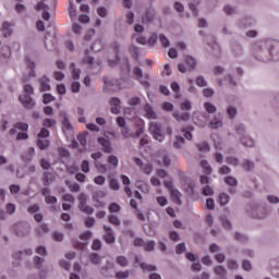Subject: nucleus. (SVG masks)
I'll use <instances>...</instances> for the list:
<instances>
[{"mask_svg":"<svg viewBox=\"0 0 279 279\" xmlns=\"http://www.w3.org/2000/svg\"><path fill=\"white\" fill-rule=\"evenodd\" d=\"M185 64H186L189 71H193V69H195V66H197V61H195V58H193L191 56H186Z\"/></svg>","mask_w":279,"mask_h":279,"instance_id":"nucleus-21","label":"nucleus"},{"mask_svg":"<svg viewBox=\"0 0 279 279\" xmlns=\"http://www.w3.org/2000/svg\"><path fill=\"white\" fill-rule=\"evenodd\" d=\"M95 184H98L99 186H104L106 184V178L104 175H98L94 178Z\"/></svg>","mask_w":279,"mask_h":279,"instance_id":"nucleus-57","label":"nucleus"},{"mask_svg":"<svg viewBox=\"0 0 279 279\" xmlns=\"http://www.w3.org/2000/svg\"><path fill=\"white\" fill-rule=\"evenodd\" d=\"M226 162L227 165H231V167H239L241 165V161L236 157H227Z\"/></svg>","mask_w":279,"mask_h":279,"instance_id":"nucleus-33","label":"nucleus"},{"mask_svg":"<svg viewBox=\"0 0 279 279\" xmlns=\"http://www.w3.org/2000/svg\"><path fill=\"white\" fill-rule=\"evenodd\" d=\"M112 114H121V99L113 97L109 101Z\"/></svg>","mask_w":279,"mask_h":279,"instance_id":"nucleus-11","label":"nucleus"},{"mask_svg":"<svg viewBox=\"0 0 279 279\" xmlns=\"http://www.w3.org/2000/svg\"><path fill=\"white\" fill-rule=\"evenodd\" d=\"M36 232L38 236H40L41 234H47V232H49V227L46 223H43L37 227Z\"/></svg>","mask_w":279,"mask_h":279,"instance_id":"nucleus-38","label":"nucleus"},{"mask_svg":"<svg viewBox=\"0 0 279 279\" xmlns=\"http://www.w3.org/2000/svg\"><path fill=\"white\" fill-rule=\"evenodd\" d=\"M267 201L269 204H279V197L276 195H268Z\"/></svg>","mask_w":279,"mask_h":279,"instance_id":"nucleus-64","label":"nucleus"},{"mask_svg":"<svg viewBox=\"0 0 279 279\" xmlns=\"http://www.w3.org/2000/svg\"><path fill=\"white\" fill-rule=\"evenodd\" d=\"M135 133H132L126 125L122 126L120 132L123 138H138L145 132V121L143 119L135 118Z\"/></svg>","mask_w":279,"mask_h":279,"instance_id":"nucleus-2","label":"nucleus"},{"mask_svg":"<svg viewBox=\"0 0 279 279\" xmlns=\"http://www.w3.org/2000/svg\"><path fill=\"white\" fill-rule=\"evenodd\" d=\"M109 213H121V206L117 203H111L109 205Z\"/></svg>","mask_w":279,"mask_h":279,"instance_id":"nucleus-51","label":"nucleus"},{"mask_svg":"<svg viewBox=\"0 0 279 279\" xmlns=\"http://www.w3.org/2000/svg\"><path fill=\"white\" fill-rule=\"evenodd\" d=\"M149 132L153 134V138L155 141H158L159 143H162L165 141V134H162V126L158 124L157 122H153L149 124Z\"/></svg>","mask_w":279,"mask_h":279,"instance_id":"nucleus-6","label":"nucleus"},{"mask_svg":"<svg viewBox=\"0 0 279 279\" xmlns=\"http://www.w3.org/2000/svg\"><path fill=\"white\" fill-rule=\"evenodd\" d=\"M108 221H109V223H111V226H116L117 228H119V226H121V220L116 215H110L108 217Z\"/></svg>","mask_w":279,"mask_h":279,"instance_id":"nucleus-32","label":"nucleus"},{"mask_svg":"<svg viewBox=\"0 0 279 279\" xmlns=\"http://www.w3.org/2000/svg\"><path fill=\"white\" fill-rule=\"evenodd\" d=\"M159 43L161 44V46L165 49H167V47L171 46V43L169 41V38H167V36H165V34L159 35Z\"/></svg>","mask_w":279,"mask_h":279,"instance_id":"nucleus-34","label":"nucleus"},{"mask_svg":"<svg viewBox=\"0 0 279 279\" xmlns=\"http://www.w3.org/2000/svg\"><path fill=\"white\" fill-rule=\"evenodd\" d=\"M144 110H145V117L147 119H156V112L154 111V108H151V106L146 105L144 107Z\"/></svg>","mask_w":279,"mask_h":279,"instance_id":"nucleus-24","label":"nucleus"},{"mask_svg":"<svg viewBox=\"0 0 279 279\" xmlns=\"http://www.w3.org/2000/svg\"><path fill=\"white\" fill-rule=\"evenodd\" d=\"M141 170L143 171V173H146L147 175H149V173L154 171V167L151 166V163H146L142 166Z\"/></svg>","mask_w":279,"mask_h":279,"instance_id":"nucleus-52","label":"nucleus"},{"mask_svg":"<svg viewBox=\"0 0 279 279\" xmlns=\"http://www.w3.org/2000/svg\"><path fill=\"white\" fill-rule=\"evenodd\" d=\"M80 239H81V241H88V240L93 239V232L85 231L80 234Z\"/></svg>","mask_w":279,"mask_h":279,"instance_id":"nucleus-53","label":"nucleus"},{"mask_svg":"<svg viewBox=\"0 0 279 279\" xmlns=\"http://www.w3.org/2000/svg\"><path fill=\"white\" fill-rule=\"evenodd\" d=\"M25 63L27 69H29L28 75L29 77H36V72L34 69H36V63L28 59V57L25 58Z\"/></svg>","mask_w":279,"mask_h":279,"instance_id":"nucleus-17","label":"nucleus"},{"mask_svg":"<svg viewBox=\"0 0 279 279\" xmlns=\"http://www.w3.org/2000/svg\"><path fill=\"white\" fill-rule=\"evenodd\" d=\"M223 126V121L221 118L215 117L210 122H209V128L211 130H219V128Z\"/></svg>","mask_w":279,"mask_h":279,"instance_id":"nucleus-18","label":"nucleus"},{"mask_svg":"<svg viewBox=\"0 0 279 279\" xmlns=\"http://www.w3.org/2000/svg\"><path fill=\"white\" fill-rule=\"evenodd\" d=\"M78 202H80L78 208H80V210H82V213H85V215H93V213H95L93 207H90L86 204V202H87L86 194H80Z\"/></svg>","mask_w":279,"mask_h":279,"instance_id":"nucleus-7","label":"nucleus"},{"mask_svg":"<svg viewBox=\"0 0 279 279\" xmlns=\"http://www.w3.org/2000/svg\"><path fill=\"white\" fill-rule=\"evenodd\" d=\"M156 247V242L154 241H148V242H144V250L145 252H154V248Z\"/></svg>","mask_w":279,"mask_h":279,"instance_id":"nucleus-42","label":"nucleus"},{"mask_svg":"<svg viewBox=\"0 0 279 279\" xmlns=\"http://www.w3.org/2000/svg\"><path fill=\"white\" fill-rule=\"evenodd\" d=\"M53 180H56V175L53 173L51 172L44 173V186H49V184H51Z\"/></svg>","mask_w":279,"mask_h":279,"instance_id":"nucleus-23","label":"nucleus"},{"mask_svg":"<svg viewBox=\"0 0 279 279\" xmlns=\"http://www.w3.org/2000/svg\"><path fill=\"white\" fill-rule=\"evenodd\" d=\"M98 143L101 145L105 154H112V144H110V141L106 140L105 137H98Z\"/></svg>","mask_w":279,"mask_h":279,"instance_id":"nucleus-14","label":"nucleus"},{"mask_svg":"<svg viewBox=\"0 0 279 279\" xmlns=\"http://www.w3.org/2000/svg\"><path fill=\"white\" fill-rule=\"evenodd\" d=\"M141 269H143V271H156V266L154 265H148V264H145V263H142L140 265Z\"/></svg>","mask_w":279,"mask_h":279,"instance_id":"nucleus-49","label":"nucleus"},{"mask_svg":"<svg viewBox=\"0 0 279 279\" xmlns=\"http://www.w3.org/2000/svg\"><path fill=\"white\" fill-rule=\"evenodd\" d=\"M89 260L94 265H99V263H101V257H99V254L93 253V254L89 255Z\"/></svg>","mask_w":279,"mask_h":279,"instance_id":"nucleus-43","label":"nucleus"},{"mask_svg":"<svg viewBox=\"0 0 279 279\" xmlns=\"http://www.w3.org/2000/svg\"><path fill=\"white\" fill-rule=\"evenodd\" d=\"M28 158L25 159V155H22V160L24 162H32V158H34V154H36V150L34 149V147H29L27 153Z\"/></svg>","mask_w":279,"mask_h":279,"instance_id":"nucleus-30","label":"nucleus"},{"mask_svg":"<svg viewBox=\"0 0 279 279\" xmlns=\"http://www.w3.org/2000/svg\"><path fill=\"white\" fill-rule=\"evenodd\" d=\"M56 97H53L51 94H44L43 95V102L44 104H51V101H54Z\"/></svg>","mask_w":279,"mask_h":279,"instance_id":"nucleus-54","label":"nucleus"},{"mask_svg":"<svg viewBox=\"0 0 279 279\" xmlns=\"http://www.w3.org/2000/svg\"><path fill=\"white\" fill-rule=\"evenodd\" d=\"M134 75L137 77L142 86L148 88L149 86V75L143 76V70L141 68H134Z\"/></svg>","mask_w":279,"mask_h":279,"instance_id":"nucleus-8","label":"nucleus"},{"mask_svg":"<svg viewBox=\"0 0 279 279\" xmlns=\"http://www.w3.org/2000/svg\"><path fill=\"white\" fill-rule=\"evenodd\" d=\"M197 148L199 151H210V145H208V142L197 144Z\"/></svg>","mask_w":279,"mask_h":279,"instance_id":"nucleus-47","label":"nucleus"},{"mask_svg":"<svg viewBox=\"0 0 279 279\" xmlns=\"http://www.w3.org/2000/svg\"><path fill=\"white\" fill-rule=\"evenodd\" d=\"M81 170L83 171V173H89L90 172V163L88 162V160H83L82 161Z\"/></svg>","mask_w":279,"mask_h":279,"instance_id":"nucleus-45","label":"nucleus"},{"mask_svg":"<svg viewBox=\"0 0 279 279\" xmlns=\"http://www.w3.org/2000/svg\"><path fill=\"white\" fill-rule=\"evenodd\" d=\"M201 167H202V169H203L208 175H210V173H213V168L210 167V165L208 163L207 160H202V161H201Z\"/></svg>","mask_w":279,"mask_h":279,"instance_id":"nucleus-36","label":"nucleus"},{"mask_svg":"<svg viewBox=\"0 0 279 279\" xmlns=\"http://www.w3.org/2000/svg\"><path fill=\"white\" fill-rule=\"evenodd\" d=\"M180 108L181 110L183 111H189L193 108V105L191 104V100H183L181 104H180Z\"/></svg>","mask_w":279,"mask_h":279,"instance_id":"nucleus-40","label":"nucleus"},{"mask_svg":"<svg viewBox=\"0 0 279 279\" xmlns=\"http://www.w3.org/2000/svg\"><path fill=\"white\" fill-rule=\"evenodd\" d=\"M182 145H184V137L177 136L175 141L173 143V147H175L177 149H180V147H182Z\"/></svg>","mask_w":279,"mask_h":279,"instance_id":"nucleus-48","label":"nucleus"},{"mask_svg":"<svg viewBox=\"0 0 279 279\" xmlns=\"http://www.w3.org/2000/svg\"><path fill=\"white\" fill-rule=\"evenodd\" d=\"M170 88L175 93V99H180V84H178V82H172Z\"/></svg>","mask_w":279,"mask_h":279,"instance_id":"nucleus-37","label":"nucleus"},{"mask_svg":"<svg viewBox=\"0 0 279 279\" xmlns=\"http://www.w3.org/2000/svg\"><path fill=\"white\" fill-rule=\"evenodd\" d=\"M37 147L41 150L48 149L49 148V140L38 138L37 140Z\"/></svg>","mask_w":279,"mask_h":279,"instance_id":"nucleus-27","label":"nucleus"},{"mask_svg":"<svg viewBox=\"0 0 279 279\" xmlns=\"http://www.w3.org/2000/svg\"><path fill=\"white\" fill-rule=\"evenodd\" d=\"M108 162L109 165H112V167H119V158L114 155L108 157Z\"/></svg>","mask_w":279,"mask_h":279,"instance_id":"nucleus-55","label":"nucleus"},{"mask_svg":"<svg viewBox=\"0 0 279 279\" xmlns=\"http://www.w3.org/2000/svg\"><path fill=\"white\" fill-rule=\"evenodd\" d=\"M215 191H213V187H210L209 185H206L202 190V194L205 195L206 197H208L209 195H213Z\"/></svg>","mask_w":279,"mask_h":279,"instance_id":"nucleus-56","label":"nucleus"},{"mask_svg":"<svg viewBox=\"0 0 279 279\" xmlns=\"http://www.w3.org/2000/svg\"><path fill=\"white\" fill-rule=\"evenodd\" d=\"M191 132H193V126H187L182 130L183 136L187 141H192V138H193V133H191Z\"/></svg>","mask_w":279,"mask_h":279,"instance_id":"nucleus-31","label":"nucleus"},{"mask_svg":"<svg viewBox=\"0 0 279 279\" xmlns=\"http://www.w3.org/2000/svg\"><path fill=\"white\" fill-rule=\"evenodd\" d=\"M227 114L228 117H230L231 119H234V117H236V108L234 106H229L227 108Z\"/></svg>","mask_w":279,"mask_h":279,"instance_id":"nucleus-50","label":"nucleus"},{"mask_svg":"<svg viewBox=\"0 0 279 279\" xmlns=\"http://www.w3.org/2000/svg\"><path fill=\"white\" fill-rule=\"evenodd\" d=\"M51 82V80H49V77L47 76H41L39 78V84H40V90L41 92H47V90H51V85L49 84Z\"/></svg>","mask_w":279,"mask_h":279,"instance_id":"nucleus-15","label":"nucleus"},{"mask_svg":"<svg viewBox=\"0 0 279 279\" xmlns=\"http://www.w3.org/2000/svg\"><path fill=\"white\" fill-rule=\"evenodd\" d=\"M196 85H198L201 88H204V86L207 85L206 80L204 76L196 77Z\"/></svg>","mask_w":279,"mask_h":279,"instance_id":"nucleus-62","label":"nucleus"},{"mask_svg":"<svg viewBox=\"0 0 279 279\" xmlns=\"http://www.w3.org/2000/svg\"><path fill=\"white\" fill-rule=\"evenodd\" d=\"M70 70L72 71L73 80H80V75L82 74V70L75 68V63L70 64Z\"/></svg>","mask_w":279,"mask_h":279,"instance_id":"nucleus-26","label":"nucleus"},{"mask_svg":"<svg viewBox=\"0 0 279 279\" xmlns=\"http://www.w3.org/2000/svg\"><path fill=\"white\" fill-rule=\"evenodd\" d=\"M173 117H174V119H177V121H189V119H191V113H189V112H183V113L174 112Z\"/></svg>","mask_w":279,"mask_h":279,"instance_id":"nucleus-25","label":"nucleus"},{"mask_svg":"<svg viewBox=\"0 0 279 279\" xmlns=\"http://www.w3.org/2000/svg\"><path fill=\"white\" fill-rule=\"evenodd\" d=\"M49 137V130L47 129H41L40 132L38 133V138H47Z\"/></svg>","mask_w":279,"mask_h":279,"instance_id":"nucleus-63","label":"nucleus"},{"mask_svg":"<svg viewBox=\"0 0 279 279\" xmlns=\"http://www.w3.org/2000/svg\"><path fill=\"white\" fill-rule=\"evenodd\" d=\"M157 162L160 167H169V165H171V159L167 155L161 154L157 157Z\"/></svg>","mask_w":279,"mask_h":279,"instance_id":"nucleus-16","label":"nucleus"},{"mask_svg":"<svg viewBox=\"0 0 279 279\" xmlns=\"http://www.w3.org/2000/svg\"><path fill=\"white\" fill-rule=\"evenodd\" d=\"M251 53L257 62H263L264 64L279 62V40L262 39L251 48Z\"/></svg>","mask_w":279,"mask_h":279,"instance_id":"nucleus-1","label":"nucleus"},{"mask_svg":"<svg viewBox=\"0 0 279 279\" xmlns=\"http://www.w3.org/2000/svg\"><path fill=\"white\" fill-rule=\"evenodd\" d=\"M204 108L208 114H215V112H217V107L210 102H205Z\"/></svg>","mask_w":279,"mask_h":279,"instance_id":"nucleus-35","label":"nucleus"},{"mask_svg":"<svg viewBox=\"0 0 279 279\" xmlns=\"http://www.w3.org/2000/svg\"><path fill=\"white\" fill-rule=\"evenodd\" d=\"M269 271L274 278H279V257L269 260Z\"/></svg>","mask_w":279,"mask_h":279,"instance_id":"nucleus-9","label":"nucleus"},{"mask_svg":"<svg viewBox=\"0 0 279 279\" xmlns=\"http://www.w3.org/2000/svg\"><path fill=\"white\" fill-rule=\"evenodd\" d=\"M116 278L117 279H129L130 278V270L116 272Z\"/></svg>","mask_w":279,"mask_h":279,"instance_id":"nucleus-44","label":"nucleus"},{"mask_svg":"<svg viewBox=\"0 0 279 279\" xmlns=\"http://www.w3.org/2000/svg\"><path fill=\"white\" fill-rule=\"evenodd\" d=\"M104 231H105L104 241H106L109 244L114 243L116 238H114V232L112 231V228L108 226H104Z\"/></svg>","mask_w":279,"mask_h":279,"instance_id":"nucleus-13","label":"nucleus"},{"mask_svg":"<svg viewBox=\"0 0 279 279\" xmlns=\"http://www.w3.org/2000/svg\"><path fill=\"white\" fill-rule=\"evenodd\" d=\"M66 186H69L72 193H80V184L71 183V181H65Z\"/></svg>","mask_w":279,"mask_h":279,"instance_id":"nucleus-39","label":"nucleus"},{"mask_svg":"<svg viewBox=\"0 0 279 279\" xmlns=\"http://www.w3.org/2000/svg\"><path fill=\"white\" fill-rule=\"evenodd\" d=\"M230 172H231V169H230V167H228V166H222V167L218 170V173H219L220 175H228Z\"/></svg>","mask_w":279,"mask_h":279,"instance_id":"nucleus-60","label":"nucleus"},{"mask_svg":"<svg viewBox=\"0 0 279 279\" xmlns=\"http://www.w3.org/2000/svg\"><path fill=\"white\" fill-rule=\"evenodd\" d=\"M80 88H82V85L80 84V82H73L71 84L72 93H80Z\"/></svg>","mask_w":279,"mask_h":279,"instance_id":"nucleus-61","label":"nucleus"},{"mask_svg":"<svg viewBox=\"0 0 279 279\" xmlns=\"http://www.w3.org/2000/svg\"><path fill=\"white\" fill-rule=\"evenodd\" d=\"M220 206H226V204H229L230 196L226 193H220L218 196Z\"/></svg>","mask_w":279,"mask_h":279,"instance_id":"nucleus-28","label":"nucleus"},{"mask_svg":"<svg viewBox=\"0 0 279 279\" xmlns=\"http://www.w3.org/2000/svg\"><path fill=\"white\" fill-rule=\"evenodd\" d=\"M12 24L8 23V22H4L2 24V34L4 36V38H8L9 36H12Z\"/></svg>","mask_w":279,"mask_h":279,"instance_id":"nucleus-22","label":"nucleus"},{"mask_svg":"<svg viewBox=\"0 0 279 279\" xmlns=\"http://www.w3.org/2000/svg\"><path fill=\"white\" fill-rule=\"evenodd\" d=\"M129 106H138L141 105V98L140 97H132L128 101Z\"/></svg>","mask_w":279,"mask_h":279,"instance_id":"nucleus-59","label":"nucleus"},{"mask_svg":"<svg viewBox=\"0 0 279 279\" xmlns=\"http://www.w3.org/2000/svg\"><path fill=\"white\" fill-rule=\"evenodd\" d=\"M214 272L216 274V276H219L220 279H227L228 271L226 270V268H223V266H216L214 268Z\"/></svg>","mask_w":279,"mask_h":279,"instance_id":"nucleus-19","label":"nucleus"},{"mask_svg":"<svg viewBox=\"0 0 279 279\" xmlns=\"http://www.w3.org/2000/svg\"><path fill=\"white\" fill-rule=\"evenodd\" d=\"M248 207L247 213L251 214L253 219H265L271 213V207L267 206V204H253L248 205Z\"/></svg>","mask_w":279,"mask_h":279,"instance_id":"nucleus-4","label":"nucleus"},{"mask_svg":"<svg viewBox=\"0 0 279 279\" xmlns=\"http://www.w3.org/2000/svg\"><path fill=\"white\" fill-rule=\"evenodd\" d=\"M32 95H34V87L29 84L24 85V94L19 96V100L26 110H32L36 106Z\"/></svg>","mask_w":279,"mask_h":279,"instance_id":"nucleus-3","label":"nucleus"},{"mask_svg":"<svg viewBox=\"0 0 279 279\" xmlns=\"http://www.w3.org/2000/svg\"><path fill=\"white\" fill-rule=\"evenodd\" d=\"M13 230L15 231L16 236H27V234H29V229L22 222L14 225Z\"/></svg>","mask_w":279,"mask_h":279,"instance_id":"nucleus-12","label":"nucleus"},{"mask_svg":"<svg viewBox=\"0 0 279 279\" xmlns=\"http://www.w3.org/2000/svg\"><path fill=\"white\" fill-rule=\"evenodd\" d=\"M163 185L166 186V189H168L171 199L174 204H177L178 206H180V204H182V199H180L182 197V193H180V191L175 190L173 187V181L171 180H166L163 182Z\"/></svg>","mask_w":279,"mask_h":279,"instance_id":"nucleus-5","label":"nucleus"},{"mask_svg":"<svg viewBox=\"0 0 279 279\" xmlns=\"http://www.w3.org/2000/svg\"><path fill=\"white\" fill-rule=\"evenodd\" d=\"M35 10H37V12H40V10H43L41 16L44 21H49V19H51V15L49 14V7L45 4V2H38L35 7Z\"/></svg>","mask_w":279,"mask_h":279,"instance_id":"nucleus-10","label":"nucleus"},{"mask_svg":"<svg viewBox=\"0 0 279 279\" xmlns=\"http://www.w3.org/2000/svg\"><path fill=\"white\" fill-rule=\"evenodd\" d=\"M256 24V19L252 15H246L245 17V27H254Z\"/></svg>","mask_w":279,"mask_h":279,"instance_id":"nucleus-41","label":"nucleus"},{"mask_svg":"<svg viewBox=\"0 0 279 279\" xmlns=\"http://www.w3.org/2000/svg\"><path fill=\"white\" fill-rule=\"evenodd\" d=\"M44 128H53L56 125V120L53 119H45L43 122Z\"/></svg>","mask_w":279,"mask_h":279,"instance_id":"nucleus-58","label":"nucleus"},{"mask_svg":"<svg viewBox=\"0 0 279 279\" xmlns=\"http://www.w3.org/2000/svg\"><path fill=\"white\" fill-rule=\"evenodd\" d=\"M112 48L114 50L116 57L113 61L110 59L108 60L109 66H116V64L119 63V44H113Z\"/></svg>","mask_w":279,"mask_h":279,"instance_id":"nucleus-20","label":"nucleus"},{"mask_svg":"<svg viewBox=\"0 0 279 279\" xmlns=\"http://www.w3.org/2000/svg\"><path fill=\"white\" fill-rule=\"evenodd\" d=\"M116 263L117 265H119L120 267H128L129 262H128V257L120 255L116 258Z\"/></svg>","mask_w":279,"mask_h":279,"instance_id":"nucleus-29","label":"nucleus"},{"mask_svg":"<svg viewBox=\"0 0 279 279\" xmlns=\"http://www.w3.org/2000/svg\"><path fill=\"white\" fill-rule=\"evenodd\" d=\"M225 182H226V184H228L229 186H236V184H238L236 179H235L234 177H230V175H228V177L225 178Z\"/></svg>","mask_w":279,"mask_h":279,"instance_id":"nucleus-46","label":"nucleus"}]
</instances>
